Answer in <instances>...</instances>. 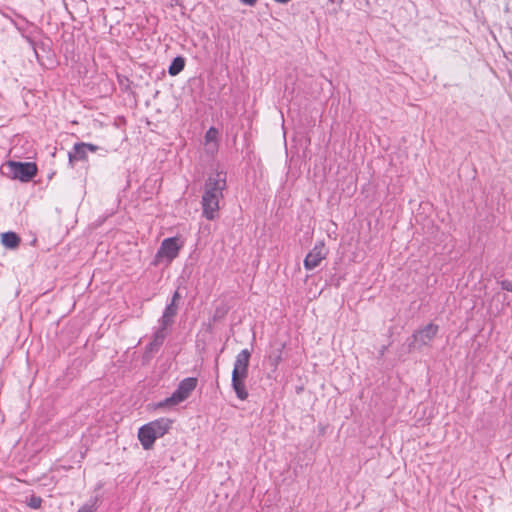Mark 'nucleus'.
<instances>
[{
	"instance_id": "f257e3e1",
	"label": "nucleus",
	"mask_w": 512,
	"mask_h": 512,
	"mask_svg": "<svg viewBox=\"0 0 512 512\" xmlns=\"http://www.w3.org/2000/svg\"><path fill=\"white\" fill-rule=\"evenodd\" d=\"M226 172L215 171L205 181L201 200L202 215L207 220H215L218 217L220 201L223 199V191L226 189Z\"/></svg>"
},
{
	"instance_id": "f03ea898",
	"label": "nucleus",
	"mask_w": 512,
	"mask_h": 512,
	"mask_svg": "<svg viewBox=\"0 0 512 512\" xmlns=\"http://www.w3.org/2000/svg\"><path fill=\"white\" fill-rule=\"evenodd\" d=\"M173 420L161 417L151 421L138 430V439L145 450L153 447L156 439L163 437L172 428Z\"/></svg>"
},
{
	"instance_id": "7ed1b4c3",
	"label": "nucleus",
	"mask_w": 512,
	"mask_h": 512,
	"mask_svg": "<svg viewBox=\"0 0 512 512\" xmlns=\"http://www.w3.org/2000/svg\"><path fill=\"white\" fill-rule=\"evenodd\" d=\"M250 357L251 352L248 349H243L238 353L234 362L232 371V388L240 400H246L248 398L245 380L248 376Z\"/></svg>"
},
{
	"instance_id": "20e7f679",
	"label": "nucleus",
	"mask_w": 512,
	"mask_h": 512,
	"mask_svg": "<svg viewBox=\"0 0 512 512\" xmlns=\"http://www.w3.org/2000/svg\"><path fill=\"white\" fill-rule=\"evenodd\" d=\"M5 168L8 177L21 182H29L36 176L38 171L37 165L34 162L8 161Z\"/></svg>"
},
{
	"instance_id": "39448f33",
	"label": "nucleus",
	"mask_w": 512,
	"mask_h": 512,
	"mask_svg": "<svg viewBox=\"0 0 512 512\" xmlns=\"http://www.w3.org/2000/svg\"><path fill=\"white\" fill-rule=\"evenodd\" d=\"M197 386V379L188 377L183 379L172 395L157 404V407H171L186 400Z\"/></svg>"
},
{
	"instance_id": "423d86ee",
	"label": "nucleus",
	"mask_w": 512,
	"mask_h": 512,
	"mask_svg": "<svg viewBox=\"0 0 512 512\" xmlns=\"http://www.w3.org/2000/svg\"><path fill=\"white\" fill-rule=\"evenodd\" d=\"M439 332V326L434 323H428L427 325L415 330L411 336V341L408 344L409 351L420 350L424 346L430 345L433 339Z\"/></svg>"
},
{
	"instance_id": "0eeeda50",
	"label": "nucleus",
	"mask_w": 512,
	"mask_h": 512,
	"mask_svg": "<svg viewBox=\"0 0 512 512\" xmlns=\"http://www.w3.org/2000/svg\"><path fill=\"white\" fill-rule=\"evenodd\" d=\"M181 247L182 244L179 243V238L177 237L164 239L156 253L154 265H158L162 259L171 262L178 256Z\"/></svg>"
},
{
	"instance_id": "6e6552de",
	"label": "nucleus",
	"mask_w": 512,
	"mask_h": 512,
	"mask_svg": "<svg viewBox=\"0 0 512 512\" xmlns=\"http://www.w3.org/2000/svg\"><path fill=\"white\" fill-rule=\"evenodd\" d=\"M327 250L323 242L314 246V248L306 255L304 259V267L306 270H312L320 265L321 261L326 258Z\"/></svg>"
},
{
	"instance_id": "1a4fd4ad",
	"label": "nucleus",
	"mask_w": 512,
	"mask_h": 512,
	"mask_svg": "<svg viewBox=\"0 0 512 512\" xmlns=\"http://www.w3.org/2000/svg\"><path fill=\"white\" fill-rule=\"evenodd\" d=\"M166 327L159 324L158 329L154 332L151 342L147 346V351L156 352L162 346L166 336H167Z\"/></svg>"
},
{
	"instance_id": "9d476101",
	"label": "nucleus",
	"mask_w": 512,
	"mask_h": 512,
	"mask_svg": "<svg viewBox=\"0 0 512 512\" xmlns=\"http://www.w3.org/2000/svg\"><path fill=\"white\" fill-rule=\"evenodd\" d=\"M178 312V304H168L164 309L163 315L159 320V324L169 328L174 323V318Z\"/></svg>"
},
{
	"instance_id": "9b49d317",
	"label": "nucleus",
	"mask_w": 512,
	"mask_h": 512,
	"mask_svg": "<svg viewBox=\"0 0 512 512\" xmlns=\"http://www.w3.org/2000/svg\"><path fill=\"white\" fill-rule=\"evenodd\" d=\"M20 237L15 232H5L1 235V243L8 249H16L20 244Z\"/></svg>"
},
{
	"instance_id": "f8f14e48",
	"label": "nucleus",
	"mask_w": 512,
	"mask_h": 512,
	"mask_svg": "<svg viewBox=\"0 0 512 512\" xmlns=\"http://www.w3.org/2000/svg\"><path fill=\"white\" fill-rule=\"evenodd\" d=\"M68 156L71 163L85 160L87 158V150L85 149L84 142L76 143Z\"/></svg>"
},
{
	"instance_id": "ddd939ff",
	"label": "nucleus",
	"mask_w": 512,
	"mask_h": 512,
	"mask_svg": "<svg viewBox=\"0 0 512 512\" xmlns=\"http://www.w3.org/2000/svg\"><path fill=\"white\" fill-rule=\"evenodd\" d=\"M284 349V344H280L279 347L272 350L268 356V361L270 366H272L274 369L278 367L280 362L282 361V352Z\"/></svg>"
},
{
	"instance_id": "4468645a",
	"label": "nucleus",
	"mask_w": 512,
	"mask_h": 512,
	"mask_svg": "<svg viewBox=\"0 0 512 512\" xmlns=\"http://www.w3.org/2000/svg\"><path fill=\"white\" fill-rule=\"evenodd\" d=\"M184 66H185L184 58L176 57L171 62L168 72L171 76H175V75L179 74L184 69Z\"/></svg>"
},
{
	"instance_id": "2eb2a0df",
	"label": "nucleus",
	"mask_w": 512,
	"mask_h": 512,
	"mask_svg": "<svg viewBox=\"0 0 512 512\" xmlns=\"http://www.w3.org/2000/svg\"><path fill=\"white\" fill-rule=\"evenodd\" d=\"M28 506L33 509H38L42 505V499L38 496H31L27 502Z\"/></svg>"
},
{
	"instance_id": "dca6fc26",
	"label": "nucleus",
	"mask_w": 512,
	"mask_h": 512,
	"mask_svg": "<svg viewBox=\"0 0 512 512\" xmlns=\"http://www.w3.org/2000/svg\"><path fill=\"white\" fill-rule=\"evenodd\" d=\"M217 135H218V131L214 127H211L206 132L205 139L207 142L215 141L217 138Z\"/></svg>"
},
{
	"instance_id": "f3484780",
	"label": "nucleus",
	"mask_w": 512,
	"mask_h": 512,
	"mask_svg": "<svg viewBox=\"0 0 512 512\" xmlns=\"http://www.w3.org/2000/svg\"><path fill=\"white\" fill-rule=\"evenodd\" d=\"M499 284L503 290L512 292V280L504 279Z\"/></svg>"
},
{
	"instance_id": "a211bd4d",
	"label": "nucleus",
	"mask_w": 512,
	"mask_h": 512,
	"mask_svg": "<svg viewBox=\"0 0 512 512\" xmlns=\"http://www.w3.org/2000/svg\"><path fill=\"white\" fill-rule=\"evenodd\" d=\"M95 510V501L91 504L83 505L78 512H94Z\"/></svg>"
},
{
	"instance_id": "6ab92c4d",
	"label": "nucleus",
	"mask_w": 512,
	"mask_h": 512,
	"mask_svg": "<svg viewBox=\"0 0 512 512\" xmlns=\"http://www.w3.org/2000/svg\"><path fill=\"white\" fill-rule=\"evenodd\" d=\"M180 299H181V295H180L179 291H175L172 296L170 304H178V301Z\"/></svg>"
},
{
	"instance_id": "aec40b11",
	"label": "nucleus",
	"mask_w": 512,
	"mask_h": 512,
	"mask_svg": "<svg viewBox=\"0 0 512 512\" xmlns=\"http://www.w3.org/2000/svg\"><path fill=\"white\" fill-rule=\"evenodd\" d=\"M85 149L90 152H96L98 150V147L96 145L90 144V143H84Z\"/></svg>"
},
{
	"instance_id": "412c9836",
	"label": "nucleus",
	"mask_w": 512,
	"mask_h": 512,
	"mask_svg": "<svg viewBox=\"0 0 512 512\" xmlns=\"http://www.w3.org/2000/svg\"><path fill=\"white\" fill-rule=\"evenodd\" d=\"M241 2L246 5L253 6L257 2V0H241Z\"/></svg>"
},
{
	"instance_id": "4be33fe9",
	"label": "nucleus",
	"mask_w": 512,
	"mask_h": 512,
	"mask_svg": "<svg viewBox=\"0 0 512 512\" xmlns=\"http://www.w3.org/2000/svg\"><path fill=\"white\" fill-rule=\"evenodd\" d=\"M275 2L277 3H281V4H286L288 3L290 0H274Z\"/></svg>"
}]
</instances>
